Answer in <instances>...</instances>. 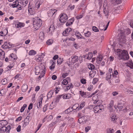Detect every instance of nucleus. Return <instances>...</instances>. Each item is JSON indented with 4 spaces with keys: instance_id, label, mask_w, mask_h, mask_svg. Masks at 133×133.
I'll return each mask as SVG.
<instances>
[{
    "instance_id": "f257e3e1",
    "label": "nucleus",
    "mask_w": 133,
    "mask_h": 133,
    "mask_svg": "<svg viewBox=\"0 0 133 133\" xmlns=\"http://www.w3.org/2000/svg\"><path fill=\"white\" fill-rule=\"evenodd\" d=\"M117 51L118 59H121L125 61L129 59V57L126 51L124 50H122L119 49H118Z\"/></svg>"
},
{
    "instance_id": "f03ea898",
    "label": "nucleus",
    "mask_w": 133,
    "mask_h": 133,
    "mask_svg": "<svg viewBox=\"0 0 133 133\" xmlns=\"http://www.w3.org/2000/svg\"><path fill=\"white\" fill-rule=\"evenodd\" d=\"M119 32L122 35H128L131 32L130 30L128 28H126L124 29V28H121L118 30Z\"/></svg>"
},
{
    "instance_id": "7ed1b4c3",
    "label": "nucleus",
    "mask_w": 133,
    "mask_h": 133,
    "mask_svg": "<svg viewBox=\"0 0 133 133\" xmlns=\"http://www.w3.org/2000/svg\"><path fill=\"white\" fill-rule=\"evenodd\" d=\"M104 108L103 105L99 104L95 106L94 108V112L95 113H100L102 111Z\"/></svg>"
},
{
    "instance_id": "20e7f679",
    "label": "nucleus",
    "mask_w": 133,
    "mask_h": 133,
    "mask_svg": "<svg viewBox=\"0 0 133 133\" xmlns=\"http://www.w3.org/2000/svg\"><path fill=\"white\" fill-rule=\"evenodd\" d=\"M33 24L35 29L36 30L38 29L42 24V20L40 19L35 20L34 21Z\"/></svg>"
},
{
    "instance_id": "39448f33",
    "label": "nucleus",
    "mask_w": 133,
    "mask_h": 133,
    "mask_svg": "<svg viewBox=\"0 0 133 133\" xmlns=\"http://www.w3.org/2000/svg\"><path fill=\"white\" fill-rule=\"evenodd\" d=\"M119 43L120 45L124 44L126 41V37L124 35H121L119 38Z\"/></svg>"
},
{
    "instance_id": "423d86ee",
    "label": "nucleus",
    "mask_w": 133,
    "mask_h": 133,
    "mask_svg": "<svg viewBox=\"0 0 133 133\" xmlns=\"http://www.w3.org/2000/svg\"><path fill=\"white\" fill-rule=\"evenodd\" d=\"M36 71L37 73H40L41 71V72H45L44 69H45V66L44 65H40L39 66H36L35 67Z\"/></svg>"
},
{
    "instance_id": "0eeeda50",
    "label": "nucleus",
    "mask_w": 133,
    "mask_h": 133,
    "mask_svg": "<svg viewBox=\"0 0 133 133\" xmlns=\"http://www.w3.org/2000/svg\"><path fill=\"white\" fill-rule=\"evenodd\" d=\"M11 128V127L10 125H8L7 127L3 126L1 128V132L2 133H4L5 132L7 133H9Z\"/></svg>"
},
{
    "instance_id": "6e6552de",
    "label": "nucleus",
    "mask_w": 133,
    "mask_h": 133,
    "mask_svg": "<svg viewBox=\"0 0 133 133\" xmlns=\"http://www.w3.org/2000/svg\"><path fill=\"white\" fill-rule=\"evenodd\" d=\"M60 16H61L59 20L61 23H65L67 21L68 18L66 14L63 13Z\"/></svg>"
},
{
    "instance_id": "1a4fd4ad",
    "label": "nucleus",
    "mask_w": 133,
    "mask_h": 133,
    "mask_svg": "<svg viewBox=\"0 0 133 133\" xmlns=\"http://www.w3.org/2000/svg\"><path fill=\"white\" fill-rule=\"evenodd\" d=\"M43 97V95H41L39 97L38 102L37 103V108H41Z\"/></svg>"
},
{
    "instance_id": "9d476101",
    "label": "nucleus",
    "mask_w": 133,
    "mask_h": 133,
    "mask_svg": "<svg viewBox=\"0 0 133 133\" xmlns=\"http://www.w3.org/2000/svg\"><path fill=\"white\" fill-rule=\"evenodd\" d=\"M69 61H72V63L73 64L75 63H76L78 61V57L76 55H73L71 56V59L70 60V59H69Z\"/></svg>"
},
{
    "instance_id": "9b49d317",
    "label": "nucleus",
    "mask_w": 133,
    "mask_h": 133,
    "mask_svg": "<svg viewBox=\"0 0 133 133\" xmlns=\"http://www.w3.org/2000/svg\"><path fill=\"white\" fill-rule=\"evenodd\" d=\"M87 120V118L86 117L83 116L79 118L78 122L79 123L85 122Z\"/></svg>"
},
{
    "instance_id": "f8f14e48",
    "label": "nucleus",
    "mask_w": 133,
    "mask_h": 133,
    "mask_svg": "<svg viewBox=\"0 0 133 133\" xmlns=\"http://www.w3.org/2000/svg\"><path fill=\"white\" fill-rule=\"evenodd\" d=\"M57 10L55 9H51L48 12V15L49 16H52L56 12Z\"/></svg>"
},
{
    "instance_id": "ddd939ff",
    "label": "nucleus",
    "mask_w": 133,
    "mask_h": 133,
    "mask_svg": "<svg viewBox=\"0 0 133 133\" xmlns=\"http://www.w3.org/2000/svg\"><path fill=\"white\" fill-rule=\"evenodd\" d=\"M71 28H67L63 32V35L64 36H68L69 32L71 31Z\"/></svg>"
},
{
    "instance_id": "4468645a",
    "label": "nucleus",
    "mask_w": 133,
    "mask_h": 133,
    "mask_svg": "<svg viewBox=\"0 0 133 133\" xmlns=\"http://www.w3.org/2000/svg\"><path fill=\"white\" fill-rule=\"evenodd\" d=\"M8 33V30L6 29H5L3 31L0 32V36H5Z\"/></svg>"
},
{
    "instance_id": "2eb2a0df",
    "label": "nucleus",
    "mask_w": 133,
    "mask_h": 133,
    "mask_svg": "<svg viewBox=\"0 0 133 133\" xmlns=\"http://www.w3.org/2000/svg\"><path fill=\"white\" fill-rule=\"evenodd\" d=\"M18 3V2L17 1H16L15 2H13V3L11 5V6L14 8L17 6H20Z\"/></svg>"
},
{
    "instance_id": "dca6fc26",
    "label": "nucleus",
    "mask_w": 133,
    "mask_h": 133,
    "mask_svg": "<svg viewBox=\"0 0 133 133\" xmlns=\"http://www.w3.org/2000/svg\"><path fill=\"white\" fill-rule=\"evenodd\" d=\"M28 89V85L26 84H24L22 87V92H25Z\"/></svg>"
},
{
    "instance_id": "f3484780",
    "label": "nucleus",
    "mask_w": 133,
    "mask_h": 133,
    "mask_svg": "<svg viewBox=\"0 0 133 133\" xmlns=\"http://www.w3.org/2000/svg\"><path fill=\"white\" fill-rule=\"evenodd\" d=\"M9 45L8 44L7 42H5L3 45H2V47L4 49H7V48H9L11 47L9 46Z\"/></svg>"
},
{
    "instance_id": "a211bd4d",
    "label": "nucleus",
    "mask_w": 133,
    "mask_h": 133,
    "mask_svg": "<svg viewBox=\"0 0 133 133\" xmlns=\"http://www.w3.org/2000/svg\"><path fill=\"white\" fill-rule=\"evenodd\" d=\"M39 37L40 39L43 40L44 38V33L43 32H41L39 34Z\"/></svg>"
},
{
    "instance_id": "6ab92c4d",
    "label": "nucleus",
    "mask_w": 133,
    "mask_h": 133,
    "mask_svg": "<svg viewBox=\"0 0 133 133\" xmlns=\"http://www.w3.org/2000/svg\"><path fill=\"white\" fill-rule=\"evenodd\" d=\"M127 66L129 67L131 69H133V62L129 61L127 64Z\"/></svg>"
},
{
    "instance_id": "aec40b11",
    "label": "nucleus",
    "mask_w": 133,
    "mask_h": 133,
    "mask_svg": "<svg viewBox=\"0 0 133 133\" xmlns=\"http://www.w3.org/2000/svg\"><path fill=\"white\" fill-rule=\"evenodd\" d=\"M71 94H68L64 95L63 96V98L64 99H69L71 98Z\"/></svg>"
},
{
    "instance_id": "412c9836",
    "label": "nucleus",
    "mask_w": 133,
    "mask_h": 133,
    "mask_svg": "<svg viewBox=\"0 0 133 133\" xmlns=\"http://www.w3.org/2000/svg\"><path fill=\"white\" fill-rule=\"evenodd\" d=\"M43 57L42 56V55H40L39 56L38 58H35V59L37 62H41L42 60Z\"/></svg>"
},
{
    "instance_id": "4be33fe9",
    "label": "nucleus",
    "mask_w": 133,
    "mask_h": 133,
    "mask_svg": "<svg viewBox=\"0 0 133 133\" xmlns=\"http://www.w3.org/2000/svg\"><path fill=\"white\" fill-rule=\"evenodd\" d=\"M114 107L116 109H117V108L118 109H119V110L121 111V110L123 108V107L121 106V104L120 103H118L117 106H115Z\"/></svg>"
},
{
    "instance_id": "5701e85b",
    "label": "nucleus",
    "mask_w": 133,
    "mask_h": 133,
    "mask_svg": "<svg viewBox=\"0 0 133 133\" xmlns=\"http://www.w3.org/2000/svg\"><path fill=\"white\" fill-rule=\"evenodd\" d=\"M0 122L1 125H2L3 126H5L7 124V122L5 120H1Z\"/></svg>"
},
{
    "instance_id": "b1692460",
    "label": "nucleus",
    "mask_w": 133,
    "mask_h": 133,
    "mask_svg": "<svg viewBox=\"0 0 133 133\" xmlns=\"http://www.w3.org/2000/svg\"><path fill=\"white\" fill-rule=\"evenodd\" d=\"M53 91H50L48 93V95H47V98H51L52 96L53 95Z\"/></svg>"
},
{
    "instance_id": "393cba45",
    "label": "nucleus",
    "mask_w": 133,
    "mask_h": 133,
    "mask_svg": "<svg viewBox=\"0 0 133 133\" xmlns=\"http://www.w3.org/2000/svg\"><path fill=\"white\" fill-rule=\"evenodd\" d=\"M29 120H28L26 119H24V123L23 124V126L26 127L29 124Z\"/></svg>"
},
{
    "instance_id": "a878e982",
    "label": "nucleus",
    "mask_w": 133,
    "mask_h": 133,
    "mask_svg": "<svg viewBox=\"0 0 133 133\" xmlns=\"http://www.w3.org/2000/svg\"><path fill=\"white\" fill-rule=\"evenodd\" d=\"M36 54V52L34 50H30L29 52V55H34Z\"/></svg>"
},
{
    "instance_id": "bb28decb",
    "label": "nucleus",
    "mask_w": 133,
    "mask_h": 133,
    "mask_svg": "<svg viewBox=\"0 0 133 133\" xmlns=\"http://www.w3.org/2000/svg\"><path fill=\"white\" fill-rule=\"evenodd\" d=\"M88 68L89 69L91 70H92L94 69V65L92 64H90L88 65Z\"/></svg>"
},
{
    "instance_id": "cd10ccee",
    "label": "nucleus",
    "mask_w": 133,
    "mask_h": 133,
    "mask_svg": "<svg viewBox=\"0 0 133 133\" xmlns=\"http://www.w3.org/2000/svg\"><path fill=\"white\" fill-rule=\"evenodd\" d=\"M79 106V105L78 104H75L72 107H71V109L73 110H76L78 108Z\"/></svg>"
},
{
    "instance_id": "c85d7f7f",
    "label": "nucleus",
    "mask_w": 133,
    "mask_h": 133,
    "mask_svg": "<svg viewBox=\"0 0 133 133\" xmlns=\"http://www.w3.org/2000/svg\"><path fill=\"white\" fill-rule=\"evenodd\" d=\"M73 110V109H71V108H69L67 109L64 112L65 114H68L70 112L72 111Z\"/></svg>"
},
{
    "instance_id": "c756f323",
    "label": "nucleus",
    "mask_w": 133,
    "mask_h": 133,
    "mask_svg": "<svg viewBox=\"0 0 133 133\" xmlns=\"http://www.w3.org/2000/svg\"><path fill=\"white\" fill-rule=\"evenodd\" d=\"M53 41L52 39H49L46 42V43L48 45L51 44L53 43Z\"/></svg>"
},
{
    "instance_id": "7c9ffc66",
    "label": "nucleus",
    "mask_w": 133,
    "mask_h": 133,
    "mask_svg": "<svg viewBox=\"0 0 133 133\" xmlns=\"http://www.w3.org/2000/svg\"><path fill=\"white\" fill-rule=\"evenodd\" d=\"M55 28L54 25L53 24L51 25L49 28V31H51V32L54 31Z\"/></svg>"
},
{
    "instance_id": "2f4dec72",
    "label": "nucleus",
    "mask_w": 133,
    "mask_h": 133,
    "mask_svg": "<svg viewBox=\"0 0 133 133\" xmlns=\"http://www.w3.org/2000/svg\"><path fill=\"white\" fill-rule=\"evenodd\" d=\"M105 28V25H103L102 24H99V29L101 30H102L104 29Z\"/></svg>"
},
{
    "instance_id": "473e14b6",
    "label": "nucleus",
    "mask_w": 133,
    "mask_h": 133,
    "mask_svg": "<svg viewBox=\"0 0 133 133\" xmlns=\"http://www.w3.org/2000/svg\"><path fill=\"white\" fill-rule=\"evenodd\" d=\"M114 131L113 129H108L107 130V133H114Z\"/></svg>"
},
{
    "instance_id": "72a5a7b5",
    "label": "nucleus",
    "mask_w": 133,
    "mask_h": 133,
    "mask_svg": "<svg viewBox=\"0 0 133 133\" xmlns=\"http://www.w3.org/2000/svg\"><path fill=\"white\" fill-rule=\"evenodd\" d=\"M27 107V105L26 104H24L23 106L20 109V112H23L24 110Z\"/></svg>"
},
{
    "instance_id": "f704fd0d",
    "label": "nucleus",
    "mask_w": 133,
    "mask_h": 133,
    "mask_svg": "<svg viewBox=\"0 0 133 133\" xmlns=\"http://www.w3.org/2000/svg\"><path fill=\"white\" fill-rule=\"evenodd\" d=\"M42 1H41V2H37L35 4L37 8H39L40 7V5L42 4Z\"/></svg>"
},
{
    "instance_id": "c9c22d12",
    "label": "nucleus",
    "mask_w": 133,
    "mask_h": 133,
    "mask_svg": "<svg viewBox=\"0 0 133 133\" xmlns=\"http://www.w3.org/2000/svg\"><path fill=\"white\" fill-rule=\"evenodd\" d=\"M111 121H115L117 119V118L115 115H113L111 117Z\"/></svg>"
},
{
    "instance_id": "e433bc0d",
    "label": "nucleus",
    "mask_w": 133,
    "mask_h": 133,
    "mask_svg": "<svg viewBox=\"0 0 133 133\" xmlns=\"http://www.w3.org/2000/svg\"><path fill=\"white\" fill-rule=\"evenodd\" d=\"M59 98L56 97L55 99H54L52 103V104L53 103H54L55 105L59 101Z\"/></svg>"
},
{
    "instance_id": "4c0bfd02",
    "label": "nucleus",
    "mask_w": 133,
    "mask_h": 133,
    "mask_svg": "<svg viewBox=\"0 0 133 133\" xmlns=\"http://www.w3.org/2000/svg\"><path fill=\"white\" fill-rule=\"evenodd\" d=\"M7 82V80L5 79H3L2 80L1 82L2 83V85H4L6 84Z\"/></svg>"
},
{
    "instance_id": "58836bf2",
    "label": "nucleus",
    "mask_w": 133,
    "mask_h": 133,
    "mask_svg": "<svg viewBox=\"0 0 133 133\" xmlns=\"http://www.w3.org/2000/svg\"><path fill=\"white\" fill-rule=\"evenodd\" d=\"M92 57V55L91 52H89L88 54V57L87 58L89 59H90Z\"/></svg>"
},
{
    "instance_id": "ea45409f",
    "label": "nucleus",
    "mask_w": 133,
    "mask_h": 133,
    "mask_svg": "<svg viewBox=\"0 0 133 133\" xmlns=\"http://www.w3.org/2000/svg\"><path fill=\"white\" fill-rule=\"evenodd\" d=\"M85 105V102H83L82 103L80 104V106L78 108L79 109H81L83 108Z\"/></svg>"
},
{
    "instance_id": "a19ab883",
    "label": "nucleus",
    "mask_w": 133,
    "mask_h": 133,
    "mask_svg": "<svg viewBox=\"0 0 133 133\" xmlns=\"http://www.w3.org/2000/svg\"><path fill=\"white\" fill-rule=\"evenodd\" d=\"M113 1L117 4H120L122 2V1L121 0H113Z\"/></svg>"
},
{
    "instance_id": "79ce46f5",
    "label": "nucleus",
    "mask_w": 133,
    "mask_h": 133,
    "mask_svg": "<svg viewBox=\"0 0 133 133\" xmlns=\"http://www.w3.org/2000/svg\"><path fill=\"white\" fill-rule=\"evenodd\" d=\"M92 30L95 32H98L99 31V30L98 28L95 26H94L92 27Z\"/></svg>"
},
{
    "instance_id": "37998d69",
    "label": "nucleus",
    "mask_w": 133,
    "mask_h": 133,
    "mask_svg": "<svg viewBox=\"0 0 133 133\" xmlns=\"http://www.w3.org/2000/svg\"><path fill=\"white\" fill-rule=\"evenodd\" d=\"M114 105V102L113 101H111L110 103L109 104V108L110 109L113 107Z\"/></svg>"
},
{
    "instance_id": "c03bdc74",
    "label": "nucleus",
    "mask_w": 133,
    "mask_h": 133,
    "mask_svg": "<svg viewBox=\"0 0 133 133\" xmlns=\"http://www.w3.org/2000/svg\"><path fill=\"white\" fill-rule=\"evenodd\" d=\"M91 35V33L90 32L88 31L86 33H85V36L87 37L90 36Z\"/></svg>"
},
{
    "instance_id": "a18cd8bd",
    "label": "nucleus",
    "mask_w": 133,
    "mask_h": 133,
    "mask_svg": "<svg viewBox=\"0 0 133 133\" xmlns=\"http://www.w3.org/2000/svg\"><path fill=\"white\" fill-rule=\"evenodd\" d=\"M98 80V79L97 78H94L93 79V82H92V83L94 84H95L97 82Z\"/></svg>"
},
{
    "instance_id": "49530a36",
    "label": "nucleus",
    "mask_w": 133,
    "mask_h": 133,
    "mask_svg": "<svg viewBox=\"0 0 133 133\" xmlns=\"http://www.w3.org/2000/svg\"><path fill=\"white\" fill-rule=\"evenodd\" d=\"M107 79H110L111 78V74L110 73H109L107 74Z\"/></svg>"
},
{
    "instance_id": "de8ad7c7",
    "label": "nucleus",
    "mask_w": 133,
    "mask_h": 133,
    "mask_svg": "<svg viewBox=\"0 0 133 133\" xmlns=\"http://www.w3.org/2000/svg\"><path fill=\"white\" fill-rule=\"evenodd\" d=\"M17 28L21 27L23 26V24L21 23H18L17 24Z\"/></svg>"
},
{
    "instance_id": "09e8293b",
    "label": "nucleus",
    "mask_w": 133,
    "mask_h": 133,
    "mask_svg": "<svg viewBox=\"0 0 133 133\" xmlns=\"http://www.w3.org/2000/svg\"><path fill=\"white\" fill-rule=\"evenodd\" d=\"M72 24V22L68 21L66 23V26H68L71 25Z\"/></svg>"
},
{
    "instance_id": "8fccbe9b",
    "label": "nucleus",
    "mask_w": 133,
    "mask_h": 133,
    "mask_svg": "<svg viewBox=\"0 0 133 133\" xmlns=\"http://www.w3.org/2000/svg\"><path fill=\"white\" fill-rule=\"evenodd\" d=\"M68 83V82H67V81H66L65 79L63 80L62 82V83L64 85H66Z\"/></svg>"
},
{
    "instance_id": "3c124183",
    "label": "nucleus",
    "mask_w": 133,
    "mask_h": 133,
    "mask_svg": "<svg viewBox=\"0 0 133 133\" xmlns=\"http://www.w3.org/2000/svg\"><path fill=\"white\" fill-rule=\"evenodd\" d=\"M81 82L82 84H85L86 83V80L85 79L83 78L81 80Z\"/></svg>"
},
{
    "instance_id": "603ef678",
    "label": "nucleus",
    "mask_w": 133,
    "mask_h": 133,
    "mask_svg": "<svg viewBox=\"0 0 133 133\" xmlns=\"http://www.w3.org/2000/svg\"><path fill=\"white\" fill-rule=\"evenodd\" d=\"M118 72L116 70L114 72V74H113V73H112V76L113 77H116V76L114 75H117L118 74Z\"/></svg>"
},
{
    "instance_id": "864d4df0",
    "label": "nucleus",
    "mask_w": 133,
    "mask_h": 133,
    "mask_svg": "<svg viewBox=\"0 0 133 133\" xmlns=\"http://www.w3.org/2000/svg\"><path fill=\"white\" fill-rule=\"evenodd\" d=\"M125 91L128 92H130V94H133V91H131V90L126 89Z\"/></svg>"
},
{
    "instance_id": "5fc2aeb1",
    "label": "nucleus",
    "mask_w": 133,
    "mask_h": 133,
    "mask_svg": "<svg viewBox=\"0 0 133 133\" xmlns=\"http://www.w3.org/2000/svg\"><path fill=\"white\" fill-rule=\"evenodd\" d=\"M17 131L18 132H19L21 130V126L19 125L16 129Z\"/></svg>"
},
{
    "instance_id": "6e6d98bb",
    "label": "nucleus",
    "mask_w": 133,
    "mask_h": 133,
    "mask_svg": "<svg viewBox=\"0 0 133 133\" xmlns=\"http://www.w3.org/2000/svg\"><path fill=\"white\" fill-rule=\"evenodd\" d=\"M47 106H47V104L45 105H44V107H43V111L44 112L46 111V110L47 107Z\"/></svg>"
},
{
    "instance_id": "4d7b16f0",
    "label": "nucleus",
    "mask_w": 133,
    "mask_h": 133,
    "mask_svg": "<svg viewBox=\"0 0 133 133\" xmlns=\"http://www.w3.org/2000/svg\"><path fill=\"white\" fill-rule=\"evenodd\" d=\"M93 88V86L92 85H90L89 87L88 88V90L89 91H90Z\"/></svg>"
},
{
    "instance_id": "13d9d810",
    "label": "nucleus",
    "mask_w": 133,
    "mask_h": 133,
    "mask_svg": "<svg viewBox=\"0 0 133 133\" xmlns=\"http://www.w3.org/2000/svg\"><path fill=\"white\" fill-rule=\"evenodd\" d=\"M118 94V92L116 91H114L112 92V95L115 96Z\"/></svg>"
},
{
    "instance_id": "bf43d9fd",
    "label": "nucleus",
    "mask_w": 133,
    "mask_h": 133,
    "mask_svg": "<svg viewBox=\"0 0 133 133\" xmlns=\"http://www.w3.org/2000/svg\"><path fill=\"white\" fill-rule=\"evenodd\" d=\"M90 127H89V126L86 127L85 128V131L87 132H88L90 129Z\"/></svg>"
},
{
    "instance_id": "052dcab7",
    "label": "nucleus",
    "mask_w": 133,
    "mask_h": 133,
    "mask_svg": "<svg viewBox=\"0 0 133 133\" xmlns=\"http://www.w3.org/2000/svg\"><path fill=\"white\" fill-rule=\"evenodd\" d=\"M32 103H30L28 107V109L30 110L32 108Z\"/></svg>"
},
{
    "instance_id": "680f3d73",
    "label": "nucleus",
    "mask_w": 133,
    "mask_h": 133,
    "mask_svg": "<svg viewBox=\"0 0 133 133\" xmlns=\"http://www.w3.org/2000/svg\"><path fill=\"white\" fill-rule=\"evenodd\" d=\"M68 73H64L63 74L62 76V77L63 78H64L68 75Z\"/></svg>"
},
{
    "instance_id": "e2e57ef3",
    "label": "nucleus",
    "mask_w": 133,
    "mask_h": 133,
    "mask_svg": "<svg viewBox=\"0 0 133 133\" xmlns=\"http://www.w3.org/2000/svg\"><path fill=\"white\" fill-rule=\"evenodd\" d=\"M73 87V86L72 85V83H70L69 85V86L67 87V89L68 90V88H69V89H70V88H72Z\"/></svg>"
},
{
    "instance_id": "0e129e2a",
    "label": "nucleus",
    "mask_w": 133,
    "mask_h": 133,
    "mask_svg": "<svg viewBox=\"0 0 133 133\" xmlns=\"http://www.w3.org/2000/svg\"><path fill=\"white\" fill-rule=\"evenodd\" d=\"M56 90H55L56 92L55 93L56 94L58 93V91H59L60 89V88L59 87H56Z\"/></svg>"
},
{
    "instance_id": "69168bd1",
    "label": "nucleus",
    "mask_w": 133,
    "mask_h": 133,
    "mask_svg": "<svg viewBox=\"0 0 133 133\" xmlns=\"http://www.w3.org/2000/svg\"><path fill=\"white\" fill-rule=\"evenodd\" d=\"M54 62H53V63L50 66V69H53L55 68V66H54Z\"/></svg>"
},
{
    "instance_id": "338daca9",
    "label": "nucleus",
    "mask_w": 133,
    "mask_h": 133,
    "mask_svg": "<svg viewBox=\"0 0 133 133\" xmlns=\"http://www.w3.org/2000/svg\"><path fill=\"white\" fill-rule=\"evenodd\" d=\"M62 62V61L61 58L58 59L57 61V63L58 64H61Z\"/></svg>"
},
{
    "instance_id": "774afa93",
    "label": "nucleus",
    "mask_w": 133,
    "mask_h": 133,
    "mask_svg": "<svg viewBox=\"0 0 133 133\" xmlns=\"http://www.w3.org/2000/svg\"><path fill=\"white\" fill-rule=\"evenodd\" d=\"M83 17V16L82 15H78L76 17V18L77 19H79L82 18Z\"/></svg>"
}]
</instances>
